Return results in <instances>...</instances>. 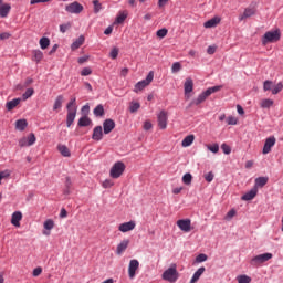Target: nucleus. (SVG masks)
Masks as SVG:
<instances>
[{
  "instance_id": "nucleus-45",
  "label": "nucleus",
  "mask_w": 283,
  "mask_h": 283,
  "mask_svg": "<svg viewBox=\"0 0 283 283\" xmlns=\"http://www.w3.org/2000/svg\"><path fill=\"white\" fill-rule=\"evenodd\" d=\"M125 19H127V12H120L116 18V22L124 23Z\"/></svg>"
},
{
  "instance_id": "nucleus-40",
  "label": "nucleus",
  "mask_w": 283,
  "mask_h": 283,
  "mask_svg": "<svg viewBox=\"0 0 283 283\" xmlns=\"http://www.w3.org/2000/svg\"><path fill=\"white\" fill-rule=\"evenodd\" d=\"M44 229H46V231H52V229H54V220L49 219L44 222Z\"/></svg>"
},
{
  "instance_id": "nucleus-8",
  "label": "nucleus",
  "mask_w": 283,
  "mask_h": 283,
  "mask_svg": "<svg viewBox=\"0 0 283 283\" xmlns=\"http://www.w3.org/2000/svg\"><path fill=\"white\" fill-rule=\"evenodd\" d=\"M139 266H140V262H138V260L133 259L129 261L128 277L130 280H134L136 277V270L139 269Z\"/></svg>"
},
{
  "instance_id": "nucleus-31",
  "label": "nucleus",
  "mask_w": 283,
  "mask_h": 283,
  "mask_svg": "<svg viewBox=\"0 0 283 283\" xmlns=\"http://www.w3.org/2000/svg\"><path fill=\"white\" fill-rule=\"evenodd\" d=\"M273 99L265 98L260 102V107H262V109H269L273 107Z\"/></svg>"
},
{
  "instance_id": "nucleus-16",
  "label": "nucleus",
  "mask_w": 283,
  "mask_h": 283,
  "mask_svg": "<svg viewBox=\"0 0 283 283\" xmlns=\"http://www.w3.org/2000/svg\"><path fill=\"white\" fill-rule=\"evenodd\" d=\"M103 127L104 134H112V130L114 129V127H116V123L114 122V119H106L103 123Z\"/></svg>"
},
{
  "instance_id": "nucleus-52",
  "label": "nucleus",
  "mask_w": 283,
  "mask_h": 283,
  "mask_svg": "<svg viewBox=\"0 0 283 283\" xmlns=\"http://www.w3.org/2000/svg\"><path fill=\"white\" fill-rule=\"evenodd\" d=\"M74 105H76V97H74L73 99H71V103H69V104L66 105L67 112H74V108H72V107H74Z\"/></svg>"
},
{
  "instance_id": "nucleus-56",
  "label": "nucleus",
  "mask_w": 283,
  "mask_h": 283,
  "mask_svg": "<svg viewBox=\"0 0 283 283\" xmlns=\"http://www.w3.org/2000/svg\"><path fill=\"white\" fill-rule=\"evenodd\" d=\"M90 74H92V69L91 67H84L81 71V76H90Z\"/></svg>"
},
{
  "instance_id": "nucleus-26",
  "label": "nucleus",
  "mask_w": 283,
  "mask_h": 283,
  "mask_svg": "<svg viewBox=\"0 0 283 283\" xmlns=\"http://www.w3.org/2000/svg\"><path fill=\"white\" fill-rule=\"evenodd\" d=\"M20 103H21V98H14L10 102H7L6 107L8 112H12V109H14V107H17Z\"/></svg>"
},
{
  "instance_id": "nucleus-12",
  "label": "nucleus",
  "mask_w": 283,
  "mask_h": 283,
  "mask_svg": "<svg viewBox=\"0 0 283 283\" xmlns=\"http://www.w3.org/2000/svg\"><path fill=\"white\" fill-rule=\"evenodd\" d=\"M276 139L275 137H269L265 139L264 146H263V154H271V148L275 147Z\"/></svg>"
},
{
  "instance_id": "nucleus-3",
  "label": "nucleus",
  "mask_w": 283,
  "mask_h": 283,
  "mask_svg": "<svg viewBox=\"0 0 283 283\" xmlns=\"http://www.w3.org/2000/svg\"><path fill=\"white\" fill-rule=\"evenodd\" d=\"M280 31H268L262 38V45L268 43H276L280 40Z\"/></svg>"
},
{
  "instance_id": "nucleus-63",
  "label": "nucleus",
  "mask_w": 283,
  "mask_h": 283,
  "mask_svg": "<svg viewBox=\"0 0 283 283\" xmlns=\"http://www.w3.org/2000/svg\"><path fill=\"white\" fill-rule=\"evenodd\" d=\"M65 187L72 189V179L70 177H66Z\"/></svg>"
},
{
  "instance_id": "nucleus-61",
  "label": "nucleus",
  "mask_w": 283,
  "mask_h": 283,
  "mask_svg": "<svg viewBox=\"0 0 283 283\" xmlns=\"http://www.w3.org/2000/svg\"><path fill=\"white\" fill-rule=\"evenodd\" d=\"M10 36H12V34H10L8 32H3L0 34V41H6V40L10 39Z\"/></svg>"
},
{
  "instance_id": "nucleus-27",
  "label": "nucleus",
  "mask_w": 283,
  "mask_h": 283,
  "mask_svg": "<svg viewBox=\"0 0 283 283\" xmlns=\"http://www.w3.org/2000/svg\"><path fill=\"white\" fill-rule=\"evenodd\" d=\"M206 269L205 268H199L195 274L192 275L190 283H196L198 280H200L202 273H205Z\"/></svg>"
},
{
  "instance_id": "nucleus-64",
  "label": "nucleus",
  "mask_w": 283,
  "mask_h": 283,
  "mask_svg": "<svg viewBox=\"0 0 283 283\" xmlns=\"http://www.w3.org/2000/svg\"><path fill=\"white\" fill-rule=\"evenodd\" d=\"M151 124H150V122H145L144 123V129L146 130V132H149V129H151Z\"/></svg>"
},
{
  "instance_id": "nucleus-28",
  "label": "nucleus",
  "mask_w": 283,
  "mask_h": 283,
  "mask_svg": "<svg viewBox=\"0 0 283 283\" xmlns=\"http://www.w3.org/2000/svg\"><path fill=\"white\" fill-rule=\"evenodd\" d=\"M25 127H28V120L18 119L15 122V129H18L19 132H25Z\"/></svg>"
},
{
  "instance_id": "nucleus-53",
  "label": "nucleus",
  "mask_w": 283,
  "mask_h": 283,
  "mask_svg": "<svg viewBox=\"0 0 283 283\" xmlns=\"http://www.w3.org/2000/svg\"><path fill=\"white\" fill-rule=\"evenodd\" d=\"M227 124L228 125H238V118L233 117V116H229L227 118Z\"/></svg>"
},
{
  "instance_id": "nucleus-60",
  "label": "nucleus",
  "mask_w": 283,
  "mask_h": 283,
  "mask_svg": "<svg viewBox=\"0 0 283 283\" xmlns=\"http://www.w3.org/2000/svg\"><path fill=\"white\" fill-rule=\"evenodd\" d=\"M41 273H43V269L42 268H35L33 270V277H39V275H41Z\"/></svg>"
},
{
  "instance_id": "nucleus-15",
  "label": "nucleus",
  "mask_w": 283,
  "mask_h": 283,
  "mask_svg": "<svg viewBox=\"0 0 283 283\" xmlns=\"http://www.w3.org/2000/svg\"><path fill=\"white\" fill-rule=\"evenodd\" d=\"M21 220H23V213H21V211L12 213L11 224H13V227H21Z\"/></svg>"
},
{
  "instance_id": "nucleus-38",
  "label": "nucleus",
  "mask_w": 283,
  "mask_h": 283,
  "mask_svg": "<svg viewBox=\"0 0 283 283\" xmlns=\"http://www.w3.org/2000/svg\"><path fill=\"white\" fill-rule=\"evenodd\" d=\"M93 113L95 114V116H103L105 114V108L103 107V105H97Z\"/></svg>"
},
{
  "instance_id": "nucleus-4",
  "label": "nucleus",
  "mask_w": 283,
  "mask_h": 283,
  "mask_svg": "<svg viewBox=\"0 0 283 283\" xmlns=\"http://www.w3.org/2000/svg\"><path fill=\"white\" fill-rule=\"evenodd\" d=\"M151 81H154V71H150L145 80L135 85L134 92H136V94H138V92H143V90H145V87H147Z\"/></svg>"
},
{
  "instance_id": "nucleus-36",
  "label": "nucleus",
  "mask_w": 283,
  "mask_h": 283,
  "mask_svg": "<svg viewBox=\"0 0 283 283\" xmlns=\"http://www.w3.org/2000/svg\"><path fill=\"white\" fill-rule=\"evenodd\" d=\"M237 282L239 283H251V277L247 274L237 276Z\"/></svg>"
},
{
  "instance_id": "nucleus-24",
  "label": "nucleus",
  "mask_w": 283,
  "mask_h": 283,
  "mask_svg": "<svg viewBox=\"0 0 283 283\" xmlns=\"http://www.w3.org/2000/svg\"><path fill=\"white\" fill-rule=\"evenodd\" d=\"M193 140H196V136L188 135L182 139L181 145L182 147H191V145H193Z\"/></svg>"
},
{
  "instance_id": "nucleus-51",
  "label": "nucleus",
  "mask_w": 283,
  "mask_h": 283,
  "mask_svg": "<svg viewBox=\"0 0 283 283\" xmlns=\"http://www.w3.org/2000/svg\"><path fill=\"white\" fill-rule=\"evenodd\" d=\"M74 105H76V97H74L73 99H71V103H69V104L66 105L67 112H74V108H72V107H74Z\"/></svg>"
},
{
  "instance_id": "nucleus-13",
  "label": "nucleus",
  "mask_w": 283,
  "mask_h": 283,
  "mask_svg": "<svg viewBox=\"0 0 283 283\" xmlns=\"http://www.w3.org/2000/svg\"><path fill=\"white\" fill-rule=\"evenodd\" d=\"M10 10H12V7L9 3H3V0H0V17L2 19H6V17L10 14Z\"/></svg>"
},
{
  "instance_id": "nucleus-30",
  "label": "nucleus",
  "mask_w": 283,
  "mask_h": 283,
  "mask_svg": "<svg viewBox=\"0 0 283 283\" xmlns=\"http://www.w3.org/2000/svg\"><path fill=\"white\" fill-rule=\"evenodd\" d=\"M83 43H85V36L81 35L77 40H75L72 43L71 49L78 50V48H81V45H83Z\"/></svg>"
},
{
  "instance_id": "nucleus-39",
  "label": "nucleus",
  "mask_w": 283,
  "mask_h": 283,
  "mask_svg": "<svg viewBox=\"0 0 283 283\" xmlns=\"http://www.w3.org/2000/svg\"><path fill=\"white\" fill-rule=\"evenodd\" d=\"M33 94L34 88H28L22 95V101H28V98H30Z\"/></svg>"
},
{
  "instance_id": "nucleus-19",
  "label": "nucleus",
  "mask_w": 283,
  "mask_h": 283,
  "mask_svg": "<svg viewBox=\"0 0 283 283\" xmlns=\"http://www.w3.org/2000/svg\"><path fill=\"white\" fill-rule=\"evenodd\" d=\"M75 118H76V107H73V111H67L66 127H72V124L74 123Z\"/></svg>"
},
{
  "instance_id": "nucleus-2",
  "label": "nucleus",
  "mask_w": 283,
  "mask_h": 283,
  "mask_svg": "<svg viewBox=\"0 0 283 283\" xmlns=\"http://www.w3.org/2000/svg\"><path fill=\"white\" fill-rule=\"evenodd\" d=\"M123 174H125V164L123 161L115 163L109 170V176L114 179L120 178Z\"/></svg>"
},
{
  "instance_id": "nucleus-7",
  "label": "nucleus",
  "mask_w": 283,
  "mask_h": 283,
  "mask_svg": "<svg viewBox=\"0 0 283 283\" xmlns=\"http://www.w3.org/2000/svg\"><path fill=\"white\" fill-rule=\"evenodd\" d=\"M66 12L70 14H81V12L84 10L83 4L78 2H72L69 6L65 7Z\"/></svg>"
},
{
  "instance_id": "nucleus-59",
  "label": "nucleus",
  "mask_w": 283,
  "mask_h": 283,
  "mask_svg": "<svg viewBox=\"0 0 283 283\" xmlns=\"http://www.w3.org/2000/svg\"><path fill=\"white\" fill-rule=\"evenodd\" d=\"M207 258H208L207 254L201 253L197 255L196 262H207Z\"/></svg>"
},
{
  "instance_id": "nucleus-44",
  "label": "nucleus",
  "mask_w": 283,
  "mask_h": 283,
  "mask_svg": "<svg viewBox=\"0 0 283 283\" xmlns=\"http://www.w3.org/2000/svg\"><path fill=\"white\" fill-rule=\"evenodd\" d=\"M283 90V84L282 82L277 83L273 88H272V94H280Z\"/></svg>"
},
{
  "instance_id": "nucleus-58",
  "label": "nucleus",
  "mask_w": 283,
  "mask_h": 283,
  "mask_svg": "<svg viewBox=\"0 0 283 283\" xmlns=\"http://www.w3.org/2000/svg\"><path fill=\"white\" fill-rule=\"evenodd\" d=\"M213 178H214V175L211 171L205 175V180L207 182H213Z\"/></svg>"
},
{
  "instance_id": "nucleus-23",
  "label": "nucleus",
  "mask_w": 283,
  "mask_h": 283,
  "mask_svg": "<svg viewBox=\"0 0 283 283\" xmlns=\"http://www.w3.org/2000/svg\"><path fill=\"white\" fill-rule=\"evenodd\" d=\"M57 150L60 151L61 156H64V158H70V156H72L70 148H67L65 145H57Z\"/></svg>"
},
{
  "instance_id": "nucleus-41",
  "label": "nucleus",
  "mask_w": 283,
  "mask_h": 283,
  "mask_svg": "<svg viewBox=\"0 0 283 283\" xmlns=\"http://www.w3.org/2000/svg\"><path fill=\"white\" fill-rule=\"evenodd\" d=\"M180 70H182L180 62H175L171 66L172 74H177V72H180Z\"/></svg>"
},
{
  "instance_id": "nucleus-47",
  "label": "nucleus",
  "mask_w": 283,
  "mask_h": 283,
  "mask_svg": "<svg viewBox=\"0 0 283 283\" xmlns=\"http://www.w3.org/2000/svg\"><path fill=\"white\" fill-rule=\"evenodd\" d=\"M167 32H168V30L167 29H160V30H158L157 31V36L159 38V39H165L166 36H167Z\"/></svg>"
},
{
  "instance_id": "nucleus-32",
  "label": "nucleus",
  "mask_w": 283,
  "mask_h": 283,
  "mask_svg": "<svg viewBox=\"0 0 283 283\" xmlns=\"http://www.w3.org/2000/svg\"><path fill=\"white\" fill-rule=\"evenodd\" d=\"M33 61H35V63H41V61H43V52L41 50L33 51Z\"/></svg>"
},
{
  "instance_id": "nucleus-57",
  "label": "nucleus",
  "mask_w": 283,
  "mask_h": 283,
  "mask_svg": "<svg viewBox=\"0 0 283 283\" xmlns=\"http://www.w3.org/2000/svg\"><path fill=\"white\" fill-rule=\"evenodd\" d=\"M271 85H273V82L266 80V81L263 83V90H264V92H269V90H271Z\"/></svg>"
},
{
  "instance_id": "nucleus-6",
  "label": "nucleus",
  "mask_w": 283,
  "mask_h": 283,
  "mask_svg": "<svg viewBox=\"0 0 283 283\" xmlns=\"http://www.w3.org/2000/svg\"><path fill=\"white\" fill-rule=\"evenodd\" d=\"M273 258V254L271 253H263L254 256L251 261L250 264L252 266H260V264H264V262H269Z\"/></svg>"
},
{
  "instance_id": "nucleus-50",
  "label": "nucleus",
  "mask_w": 283,
  "mask_h": 283,
  "mask_svg": "<svg viewBox=\"0 0 283 283\" xmlns=\"http://www.w3.org/2000/svg\"><path fill=\"white\" fill-rule=\"evenodd\" d=\"M102 185L104 189H109L111 187H114V181H112L111 179H106Z\"/></svg>"
},
{
  "instance_id": "nucleus-35",
  "label": "nucleus",
  "mask_w": 283,
  "mask_h": 283,
  "mask_svg": "<svg viewBox=\"0 0 283 283\" xmlns=\"http://www.w3.org/2000/svg\"><path fill=\"white\" fill-rule=\"evenodd\" d=\"M40 48L41 50H48V48H50V39L49 38L40 39Z\"/></svg>"
},
{
  "instance_id": "nucleus-62",
  "label": "nucleus",
  "mask_w": 283,
  "mask_h": 283,
  "mask_svg": "<svg viewBox=\"0 0 283 283\" xmlns=\"http://www.w3.org/2000/svg\"><path fill=\"white\" fill-rule=\"evenodd\" d=\"M234 216H235V210L232 209V210H230V211L227 213L226 220H231L232 218H234Z\"/></svg>"
},
{
  "instance_id": "nucleus-9",
  "label": "nucleus",
  "mask_w": 283,
  "mask_h": 283,
  "mask_svg": "<svg viewBox=\"0 0 283 283\" xmlns=\"http://www.w3.org/2000/svg\"><path fill=\"white\" fill-rule=\"evenodd\" d=\"M177 227H179L180 231H184V233H189V231H191V219L178 220Z\"/></svg>"
},
{
  "instance_id": "nucleus-43",
  "label": "nucleus",
  "mask_w": 283,
  "mask_h": 283,
  "mask_svg": "<svg viewBox=\"0 0 283 283\" xmlns=\"http://www.w3.org/2000/svg\"><path fill=\"white\" fill-rule=\"evenodd\" d=\"M207 148L209 151H212V154H218V151H220V146L218 144L208 145Z\"/></svg>"
},
{
  "instance_id": "nucleus-21",
  "label": "nucleus",
  "mask_w": 283,
  "mask_h": 283,
  "mask_svg": "<svg viewBox=\"0 0 283 283\" xmlns=\"http://www.w3.org/2000/svg\"><path fill=\"white\" fill-rule=\"evenodd\" d=\"M258 196V187L252 188L250 191H248L245 195L241 197V200L249 201L253 200Z\"/></svg>"
},
{
  "instance_id": "nucleus-54",
  "label": "nucleus",
  "mask_w": 283,
  "mask_h": 283,
  "mask_svg": "<svg viewBox=\"0 0 283 283\" xmlns=\"http://www.w3.org/2000/svg\"><path fill=\"white\" fill-rule=\"evenodd\" d=\"M19 146H20V147H30V146H29V143H28V137H22V138L19 140Z\"/></svg>"
},
{
  "instance_id": "nucleus-42",
  "label": "nucleus",
  "mask_w": 283,
  "mask_h": 283,
  "mask_svg": "<svg viewBox=\"0 0 283 283\" xmlns=\"http://www.w3.org/2000/svg\"><path fill=\"white\" fill-rule=\"evenodd\" d=\"M27 143H29V147H32V145L36 143V136H34V133L29 134L27 137Z\"/></svg>"
},
{
  "instance_id": "nucleus-18",
  "label": "nucleus",
  "mask_w": 283,
  "mask_h": 283,
  "mask_svg": "<svg viewBox=\"0 0 283 283\" xmlns=\"http://www.w3.org/2000/svg\"><path fill=\"white\" fill-rule=\"evenodd\" d=\"M127 247H129V239H124L116 249L117 255H123L125 251H127Z\"/></svg>"
},
{
  "instance_id": "nucleus-37",
  "label": "nucleus",
  "mask_w": 283,
  "mask_h": 283,
  "mask_svg": "<svg viewBox=\"0 0 283 283\" xmlns=\"http://www.w3.org/2000/svg\"><path fill=\"white\" fill-rule=\"evenodd\" d=\"M193 180V176L191 174L187 172L182 176V182L184 185H191V181Z\"/></svg>"
},
{
  "instance_id": "nucleus-10",
  "label": "nucleus",
  "mask_w": 283,
  "mask_h": 283,
  "mask_svg": "<svg viewBox=\"0 0 283 283\" xmlns=\"http://www.w3.org/2000/svg\"><path fill=\"white\" fill-rule=\"evenodd\" d=\"M135 229H136V221H128V222L120 223L118 226V231H120L122 233H127L129 231H134Z\"/></svg>"
},
{
  "instance_id": "nucleus-11",
  "label": "nucleus",
  "mask_w": 283,
  "mask_h": 283,
  "mask_svg": "<svg viewBox=\"0 0 283 283\" xmlns=\"http://www.w3.org/2000/svg\"><path fill=\"white\" fill-rule=\"evenodd\" d=\"M255 12H258V10L255 9V7H248L244 9L243 13L241 15H239V21H244L251 17H255Z\"/></svg>"
},
{
  "instance_id": "nucleus-49",
  "label": "nucleus",
  "mask_w": 283,
  "mask_h": 283,
  "mask_svg": "<svg viewBox=\"0 0 283 283\" xmlns=\"http://www.w3.org/2000/svg\"><path fill=\"white\" fill-rule=\"evenodd\" d=\"M221 149H222L223 154H226L228 156H229V154H231V146H229L227 144H222Z\"/></svg>"
},
{
  "instance_id": "nucleus-20",
  "label": "nucleus",
  "mask_w": 283,
  "mask_h": 283,
  "mask_svg": "<svg viewBox=\"0 0 283 283\" xmlns=\"http://www.w3.org/2000/svg\"><path fill=\"white\" fill-rule=\"evenodd\" d=\"M93 140H96L97 143L101 142L103 138V126H96L93 129V135H92Z\"/></svg>"
},
{
  "instance_id": "nucleus-48",
  "label": "nucleus",
  "mask_w": 283,
  "mask_h": 283,
  "mask_svg": "<svg viewBox=\"0 0 283 283\" xmlns=\"http://www.w3.org/2000/svg\"><path fill=\"white\" fill-rule=\"evenodd\" d=\"M111 59L116 60L118 59V48H113L109 53Z\"/></svg>"
},
{
  "instance_id": "nucleus-1",
  "label": "nucleus",
  "mask_w": 283,
  "mask_h": 283,
  "mask_svg": "<svg viewBox=\"0 0 283 283\" xmlns=\"http://www.w3.org/2000/svg\"><path fill=\"white\" fill-rule=\"evenodd\" d=\"M222 90V86H212L209 87L207 91L199 94V96L191 102V105H201V103H205L211 94H216V92H220Z\"/></svg>"
},
{
  "instance_id": "nucleus-22",
  "label": "nucleus",
  "mask_w": 283,
  "mask_h": 283,
  "mask_svg": "<svg viewBox=\"0 0 283 283\" xmlns=\"http://www.w3.org/2000/svg\"><path fill=\"white\" fill-rule=\"evenodd\" d=\"M65 101V97L63 95H59L55 98L54 105H53V111L59 112L63 107V102Z\"/></svg>"
},
{
  "instance_id": "nucleus-25",
  "label": "nucleus",
  "mask_w": 283,
  "mask_h": 283,
  "mask_svg": "<svg viewBox=\"0 0 283 283\" xmlns=\"http://www.w3.org/2000/svg\"><path fill=\"white\" fill-rule=\"evenodd\" d=\"M220 23V18H212L203 23V27L209 28H216Z\"/></svg>"
},
{
  "instance_id": "nucleus-34",
  "label": "nucleus",
  "mask_w": 283,
  "mask_h": 283,
  "mask_svg": "<svg viewBox=\"0 0 283 283\" xmlns=\"http://www.w3.org/2000/svg\"><path fill=\"white\" fill-rule=\"evenodd\" d=\"M269 182L268 177H259L255 179V187H264Z\"/></svg>"
},
{
  "instance_id": "nucleus-5",
  "label": "nucleus",
  "mask_w": 283,
  "mask_h": 283,
  "mask_svg": "<svg viewBox=\"0 0 283 283\" xmlns=\"http://www.w3.org/2000/svg\"><path fill=\"white\" fill-rule=\"evenodd\" d=\"M163 280H165L166 282H176L178 280V270H176V266H171L169 269H167L164 273H163Z\"/></svg>"
},
{
  "instance_id": "nucleus-17",
  "label": "nucleus",
  "mask_w": 283,
  "mask_h": 283,
  "mask_svg": "<svg viewBox=\"0 0 283 283\" xmlns=\"http://www.w3.org/2000/svg\"><path fill=\"white\" fill-rule=\"evenodd\" d=\"M185 95L187 98H189V94L193 92V80L191 77H188L184 84Z\"/></svg>"
},
{
  "instance_id": "nucleus-33",
  "label": "nucleus",
  "mask_w": 283,
  "mask_h": 283,
  "mask_svg": "<svg viewBox=\"0 0 283 283\" xmlns=\"http://www.w3.org/2000/svg\"><path fill=\"white\" fill-rule=\"evenodd\" d=\"M140 109V103L138 102H130L129 104V112L130 114H136Z\"/></svg>"
},
{
  "instance_id": "nucleus-55",
  "label": "nucleus",
  "mask_w": 283,
  "mask_h": 283,
  "mask_svg": "<svg viewBox=\"0 0 283 283\" xmlns=\"http://www.w3.org/2000/svg\"><path fill=\"white\" fill-rule=\"evenodd\" d=\"M72 25L70 23L67 24H61L60 25V32H62V34H65V32H67V30H70Z\"/></svg>"
},
{
  "instance_id": "nucleus-29",
  "label": "nucleus",
  "mask_w": 283,
  "mask_h": 283,
  "mask_svg": "<svg viewBox=\"0 0 283 283\" xmlns=\"http://www.w3.org/2000/svg\"><path fill=\"white\" fill-rule=\"evenodd\" d=\"M77 125L78 127H90V125H92V119L87 116H83L78 119Z\"/></svg>"
},
{
  "instance_id": "nucleus-14",
  "label": "nucleus",
  "mask_w": 283,
  "mask_h": 283,
  "mask_svg": "<svg viewBox=\"0 0 283 283\" xmlns=\"http://www.w3.org/2000/svg\"><path fill=\"white\" fill-rule=\"evenodd\" d=\"M158 127L161 129H167V112L161 111L158 116Z\"/></svg>"
},
{
  "instance_id": "nucleus-46",
  "label": "nucleus",
  "mask_w": 283,
  "mask_h": 283,
  "mask_svg": "<svg viewBox=\"0 0 283 283\" xmlns=\"http://www.w3.org/2000/svg\"><path fill=\"white\" fill-rule=\"evenodd\" d=\"M93 6H94V12L96 14H98V12H101V8H102V4L98 0H93Z\"/></svg>"
}]
</instances>
